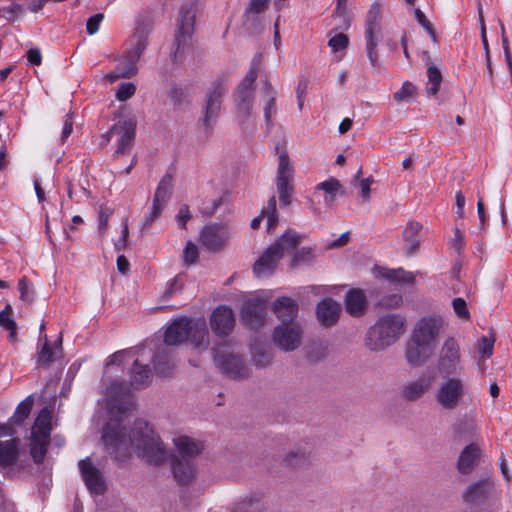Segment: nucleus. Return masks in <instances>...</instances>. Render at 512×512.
I'll return each instance as SVG.
<instances>
[{"label":"nucleus","mask_w":512,"mask_h":512,"mask_svg":"<svg viewBox=\"0 0 512 512\" xmlns=\"http://www.w3.org/2000/svg\"><path fill=\"white\" fill-rule=\"evenodd\" d=\"M184 262L187 265L194 264L198 259L197 246L192 242L188 241L184 249Z\"/></svg>","instance_id":"nucleus-57"},{"label":"nucleus","mask_w":512,"mask_h":512,"mask_svg":"<svg viewBox=\"0 0 512 512\" xmlns=\"http://www.w3.org/2000/svg\"><path fill=\"white\" fill-rule=\"evenodd\" d=\"M31 409L32 401L27 398L17 406L13 416L9 420L14 424V426H19L29 416Z\"/></svg>","instance_id":"nucleus-45"},{"label":"nucleus","mask_w":512,"mask_h":512,"mask_svg":"<svg viewBox=\"0 0 512 512\" xmlns=\"http://www.w3.org/2000/svg\"><path fill=\"white\" fill-rule=\"evenodd\" d=\"M51 432V414L47 409L41 410L32 428V437L49 440Z\"/></svg>","instance_id":"nucleus-38"},{"label":"nucleus","mask_w":512,"mask_h":512,"mask_svg":"<svg viewBox=\"0 0 512 512\" xmlns=\"http://www.w3.org/2000/svg\"><path fill=\"white\" fill-rule=\"evenodd\" d=\"M402 303V296L400 294H392L383 297L379 303L378 306L382 308H397Z\"/></svg>","instance_id":"nucleus-61"},{"label":"nucleus","mask_w":512,"mask_h":512,"mask_svg":"<svg viewBox=\"0 0 512 512\" xmlns=\"http://www.w3.org/2000/svg\"><path fill=\"white\" fill-rule=\"evenodd\" d=\"M264 217L267 218V231L269 233L273 232L279 220L276 207V198L274 195L270 197L267 205L262 209L260 215L251 221V227L253 229H257Z\"/></svg>","instance_id":"nucleus-33"},{"label":"nucleus","mask_w":512,"mask_h":512,"mask_svg":"<svg viewBox=\"0 0 512 512\" xmlns=\"http://www.w3.org/2000/svg\"><path fill=\"white\" fill-rule=\"evenodd\" d=\"M129 62H130V54H128L126 52L125 56L119 61L117 67H116V70L107 74L106 75V78L111 82H115L116 80L120 79V78H131L133 77L136 73H137V69L129 74L128 76H120L121 73L125 72V70H127V68L129 67Z\"/></svg>","instance_id":"nucleus-47"},{"label":"nucleus","mask_w":512,"mask_h":512,"mask_svg":"<svg viewBox=\"0 0 512 512\" xmlns=\"http://www.w3.org/2000/svg\"><path fill=\"white\" fill-rule=\"evenodd\" d=\"M107 408L117 421L126 416L132 406V395L129 390L119 382H113L106 390Z\"/></svg>","instance_id":"nucleus-9"},{"label":"nucleus","mask_w":512,"mask_h":512,"mask_svg":"<svg viewBox=\"0 0 512 512\" xmlns=\"http://www.w3.org/2000/svg\"><path fill=\"white\" fill-rule=\"evenodd\" d=\"M443 327V320L440 317H424L416 324L412 338L418 343L428 345L435 349L437 338Z\"/></svg>","instance_id":"nucleus-13"},{"label":"nucleus","mask_w":512,"mask_h":512,"mask_svg":"<svg viewBox=\"0 0 512 512\" xmlns=\"http://www.w3.org/2000/svg\"><path fill=\"white\" fill-rule=\"evenodd\" d=\"M103 19H104L103 13H97V14H94L93 16H91L90 18H88V20L86 21L87 33L89 35L95 34L99 30L100 24L103 21Z\"/></svg>","instance_id":"nucleus-59"},{"label":"nucleus","mask_w":512,"mask_h":512,"mask_svg":"<svg viewBox=\"0 0 512 512\" xmlns=\"http://www.w3.org/2000/svg\"><path fill=\"white\" fill-rule=\"evenodd\" d=\"M460 364V348L454 338H448L443 343L439 352L438 371L443 375H451L456 372Z\"/></svg>","instance_id":"nucleus-15"},{"label":"nucleus","mask_w":512,"mask_h":512,"mask_svg":"<svg viewBox=\"0 0 512 512\" xmlns=\"http://www.w3.org/2000/svg\"><path fill=\"white\" fill-rule=\"evenodd\" d=\"M477 11H478L479 24H480V28H481V40H482L483 47L485 50V56H488V55H490L489 44H488V39H487V34H486V25H485V20H484V15H483V8H482V4H481L480 0H477Z\"/></svg>","instance_id":"nucleus-51"},{"label":"nucleus","mask_w":512,"mask_h":512,"mask_svg":"<svg viewBox=\"0 0 512 512\" xmlns=\"http://www.w3.org/2000/svg\"><path fill=\"white\" fill-rule=\"evenodd\" d=\"M266 303L261 299H251L244 302L241 317L251 329L260 327L265 320Z\"/></svg>","instance_id":"nucleus-20"},{"label":"nucleus","mask_w":512,"mask_h":512,"mask_svg":"<svg viewBox=\"0 0 512 512\" xmlns=\"http://www.w3.org/2000/svg\"><path fill=\"white\" fill-rule=\"evenodd\" d=\"M341 306L331 298L323 299L316 308L319 322L325 327L333 326L339 319Z\"/></svg>","instance_id":"nucleus-27"},{"label":"nucleus","mask_w":512,"mask_h":512,"mask_svg":"<svg viewBox=\"0 0 512 512\" xmlns=\"http://www.w3.org/2000/svg\"><path fill=\"white\" fill-rule=\"evenodd\" d=\"M495 483L492 478L486 477L470 483L462 492V500L467 504L483 502L494 493Z\"/></svg>","instance_id":"nucleus-17"},{"label":"nucleus","mask_w":512,"mask_h":512,"mask_svg":"<svg viewBox=\"0 0 512 512\" xmlns=\"http://www.w3.org/2000/svg\"><path fill=\"white\" fill-rule=\"evenodd\" d=\"M188 340L197 349L206 350L209 345V332L204 319L191 321Z\"/></svg>","instance_id":"nucleus-31"},{"label":"nucleus","mask_w":512,"mask_h":512,"mask_svg":"<svg viewBox=\"0 0 512 512\" xmlns=\"http://www.w3.org/2000/svg\"><path fill=\"white\" fill-rule=\"evenodd\" d=\"M429 388L430 380L423 377L404 385L401 389V395L407 401H416L421 398Z\"/></svg>","instance_id":"nucleus-34"},{"label":"nucleus","mask_w":512,"mask_h":512,"mask_svg":"<svg viewBox=\"0 0 512 512\" xmlns=\"http://www.w3.org/2000/svg\"><path fill=\"white\" fill-rule=\"evenodd\" d=\"M234 324L233 311L226 306L217 307L211 314V329L217 336L229 335L234 328Z\"/></svg>","instance_id":"nucleus-21"},{"label":"nucleus","mask_w":512,"mask_h":512,"mask_svg":"<svg viewBox=\"0 0 512 512\" xmlns=\"http://www.w3.org/2000/svg\"><path fill=\"white\" fill-rule=\"evenodd\" d=\"M367 306V299L360 289H351L345 296L346 311L353 317L364 314Z\"/></svg>","instance_id":"nucleus-32"},{"label":"nucleus","mask_w":512,"mask_h":512,"mask_svg":"<svg viewBox=\"0 0 512 512\" xmlns=\"http://www.w3.org/2000/svg\"><path fill=\"white\" fill-rule=\"evenodd\" d=\"M228 76L218 75L209 85L203 106V125L211 130L219 117L222 100L227 92Z\"/></svg>","instance_id":"nucleus-4"},{"label":"nucleus","mask_w":512,"mask_h":512,"mask_svg":"<svg viewBox=\"0 0 512 512\" xmlns=\"http://www.w3.org/2000/svg\"><path fill=\"white\" fill-rule=\"evenodd\" d=\"M414 15L418 23L427 31V33L430 35L431 39L436 42L437 41V34L434 30L432 24L430 21L426 18L425 14L419 9L414 10Z\"/></svg>","instance_id":"nucleus-49"},{"label":"nucleus","mask_w":512,"mask_h":512,"mask_svg":"<svg viewBox=\"0 0 512 512\" xmlns=\"http://www.w3.org/2000/svg\"><path fill=\"white\" fill-rule=\"evenodd\" d=\"M215 365L223 374L234 380H243L249 377L250 369L243 357L225 345L213 349Z\"/></svg>","instance_id":"nucleus-5"},{"label":"nucleus","mask_w":512,"mask_h":512,"mask_svg":"<svg viewBox=\"0 0 512 512\" xmlns=\"http://www.w3.org/2000/svg\"><path fill=\"white\" fill-rule=\"evenodd\" d=\"M302 327L299 323H288V325H278L274 328L272 338L277 347L283 351H294L302 340Z\"/></svg>","instance_id":"nucleus-12"},{"label":"nucleus","mask_w":512,"mask_h":512,"mask_svg":"<svg viewBox=\"0 0 512 512\" xmlns=\"http://www.w3.org/2000/svg\"><path fill=\"white\" fill-rule=\"evenodd\" d=\"M79 469L81 471L83 480L87 489L91 494L101 495L106 490L105 481L102 473L97 469L90 458H85L81 460L78 464Z\"/></svg>","instance_id":"nucleus-18"},{"label":"nucleus","mask_w":512,"mask_h":512,"mask_svg":"<svg viewBox=\"0 0 512 512\" xmlns=\"http://www.w3.org/2000/svg\"><path fill=\"white\" fill-rule=\"evenodd\" d=\"M278 167L276 175V186L279 195V202L282 207L292 203L294 194V169L290 163L289 156L285 150L279 151Z\"/></svg>","instance_id":"nucleus-6"},{"label":"nucleus","mask_w":512,"mask_h":512,"mask_svg":"<svg viewBox=\"0 0 512 512\" xmlns=\"http://www.w3.org/2000/svg\"><path fill=\"white\" fill-rule=\"evenodd\" d=\"M303 238V235L296 231L291 229L287 230L276 242L268 247L254 263V274L257 277L270 276L284 254L293 251Z\"/></svg>","instance_id":"nucleus-3"},{"label":"nucleus","mask_w":512,"mask_h":512,"mask_svg":"<svg viewBox=\"0 0 512 512\" xmlns=\"http://www.w3.org/2000/svg\"><path fill=\"white\" fill-rule=\"evenodd\" d=\"M191 321L186 317L175 319L165 331V343L167 345H178L188 340Z\"/></svg>","instance_id":"nucleus-23"},{"label":"nucleus","mask_w":512,"mask_h":512,"mask_svg":"<svg viewBox=\"0 0 512 512\" xmlns=\"http://www.w3.org/2000/svg\"><path fill=\"white\" fill-rule=\"evenodd\" d=\"M151 370L148 365H142L138 360L133 362L130 371V384L134 389H141L151 382Z\"/></svg>","instance_id":"nucleus-35"},{"label":"nucleus","mask_w":512,"mask_h":512,"mask_svg":"<svg viewBox=\"0 0 512 512\" xmlns=\"http://www.w3.org/2000/svg\"><path fill=\"white\" fill-rule=\"evenodd\" d=\"M481 450L475 443L467 445L460 453L457 460V470L462 475H469L479 464Z\"/></svg>","instance_id":"nucleus-25"},{"label":"nucleus","mask_w":512,"mask_h":512,"mask_svg":"<svg viewBox=\"0 0 512 512\" xmlns=\"http://www.w3.org/2000/svg\"><path fill=\"white\" fill-rule=\"evenodd\" d=\"M258 71L255 68H249L248 72L246 73L245 77L242 79L240 84L238 86L243 88H249L254 89V83L258 76Z\"/></svg>","instance_id":"nucleus-63"},{"label":"nucleus","mask_w":512,"mask_h":512,"mask_svg":"<svg viewBox=\"0 0 512 512\" xmlns=\"http://www.w3.org/2000/svg\"><path fill=\"white\" fill-rule=\"evenodd\" d=\"M168 97L174 105H181L185 102L187 93L183 88L173 86L168 93Z\"/></svg>","instance_id":"nucleus-58"},{"label":"nucleus","mask_w":512,"mask_h":512,"mask_svg":"<svg viewBox=\"0 0 512 512\" xmlns=\"http://www.w3.org/2000/svg\"><path fill=\"white\" fill-rule=\"evenodd\" d=\"M183 283L182 278L177 276L170 281H168L166 289L163 293V298L165 300H168L170 297H172L173 294L179 292L182 290Z\"/></svg>","instance_id":"nucleus-56"},{"label":"nucleus","mask_w":512,"mask_h":512,"mask_svg":"<svg viewBox=\"0 0 512 512\" xmlns=\"http://www.w3.org/2000/svg\"><path fill=\"white\" fill-rule=\"evenodd\" d=\"M378 274L382 278L393 282V283H406L413 284L415 281V276L412 272L405 271L403 268L397 269H387V268H379Z\"/></svg>","instance_id":"nucleus-39"},{"label":"nucleus","mask_w":512,"mask_h":512,"mask_svg":"<svg viewBox=\"0 0 512 512\" xmlns=\"http://www.w3.org/2000/svg\"><path fill=\"white\" fill-rule=\"evenodd\" d=\"M428 84L427 93L429 95H436L440 89L442 82V75L436 66H429L427 69Z\"/></svg>","instance_id":"nucleus-44"},{"label":"nucleus","mask_w":512,"mask_h":512,"mask_svg":"<svg viewBox=\"0 0 512 512\" xmlns=\"http://www.w3.org/2000/svg\"><path fill=\"white\" fill-rule=\"evenodd\" d=\"M452 306L456 315L463 319L468 320L470 318V312L467 308L466 301L463 298H455L452 301Z\"/></svg>","instance_id":"nucleus-54"},{"label":"nucleus","mask_w":512,"mask_h":512,"mask_svg":"<svg viewBox=\"0 0 512 512\" xmlns=\"http://www.w3.org/2000/svg\"><path fill=\"white\" fill-rule=\"evenodd\" d=\"M263 97H264V118L266 125L270 127L272 125V119L276 115V90L272 84L266 80L263 86Z\"/></svg>","instance_id":"nucleus-36"},{"label":"nucleus","mask_w":512,"mask_h":512,"mask_svg":"<svg viewBox=\"0 0 512 512\" xmlns=\"http://www.w3.org/2000/svg\"><path fill=\"white\" fill-rule=\"evenodd\" d=\"M404 325V319L398 314L380 317L366 334V347L372 351H381L391 346L404 334Z\"/></svg>","instance_id":"nucleus-2"},{"label":"nucleus","mask_w":512,"mask_h":512,"mask_svg":"<svg viewBox=\"0 0 512 512\" xmlns=\"http://www.w3.org/2000/svg\"><path fill=\"white\" fill-rule=\"evenodd\" d=\"M434 349L428 345L418 343L414 338L407 345L406 360L412 366L424 364L433 354Z\"/></svg>","instance_id":"nucleus-29"},{"label":"nucleus","mask_w":512,"mask_h":512,"mask_svg":"<svg viewBox=\"0 0 512 512\" xmlns=\"http://www.w3.org/2000/svg\"><path fill=\"white\" fill-rule=\"evenodd\" d=\"M271 350L264 347H253L252 348V360L255 366L265 368L272 362Z\"/></svg>","instance_id":"nucleus-42"},{"label":"nucleus","mask_w":512,"mask_h":512,"mask_svg":"<svg viewBox=\"0 0 512 512\" xmlns=\"http://www.w3.org/2000/svg\"><path fill=\"white\" fill-rule=\"evenodd\" d=\"M102 440L109 454L117 460L126 458L130 448L150 464L160 465L167 459L159 435L143 420L135 421L128 435L118 423H108L103 429Z\"/></svg>","instance_id":"nucleus-1"},{"label":"nucleus","mask_w":512,"mask_h":512,"mask_svg":"<svg viewBox=\"0 0 512 512\" xmlns=\"http://www.w3.org/2000/svg\"><path fill=\"white\" fill-rule=\"evenodd\" d=\"M44 343L37 354V364L41 367H48L50 364L55 362L62 354V336L60 335L58 340L53 346H50L48 337L43 334Z\"/></svg>","instance_id":"nucleus-28"},{"label":"nucleus","mask_w":512,"mask_h":512,"mask_svg":"<svg viewBox=\"0 0 512 512\" xmlns=\"http://www.w3.org/2000/svg\"><path fill=\"white\" fill-rule=\"evenodd\" d=\"M466 392L465 382L459 377H447L439 384L435 400L445 410H454L462 402Z\"/></svg>","instance_id":"nucleus-7"},{"label":"nucleus","mask_w":512,"mask_h":512,"mask_svg":"<svg viewBox=\"0 0 512 512\" xmlns=\"http://www.w3.org/2000/svg\"><path fill=\"white\" fill-rule=\"evenodd\" d=\"M135 91L136 87L133 83H122L116 91V98L119 101H126L135 94Z\"/></svg>","instance_id":"nucleus-55"},{"label":"nucleus","mask_w":512,"mask_h":512,"mask_svg":"<svg viewBox=\"0 0 512 512\" xmlns=\"http://www.w3.org/2000/svg\"><path fill=\"white\" fill-rule=\"evenodd\" d=\"M174 184L173 176L166 173L158 183L155 190L150 213L145 217L144 226H150L157 219L172 196Z\"/></svg>","instance_id":"nucleus-11"},{"label":"nucleus","mask_w":512,"mask_h":512,"mask_svg":"<svg viewBox=\"0 0 512 512\" xmlns=\"http://www.w3.org/2000/svg\"><path fill=\"white\" fill-rule=\"evenodd\" d=\"M0 326L4 329L10 331L8 338L11 342H15L17 340V338H16V329H17L16 322L11 317L6 316V315H4V313H1V312H0Z\"/></svg>","instance_id":"nucleus-53"},{"label":"nucleus","mask_w":512,"mask_h":512,"mask_svg":"<svg viewBox=\"0 0 512 512\" xmlns=\"http://www.w3.org/2000/svg\"><path fill=\"white\" fill-rule=\"evenodd\" d=\"M272 310L281 321L280 325H288V323H298L296 321L298 314V304L289 297L283 296L277 298L272 305Z\"/></svg>","instance_id":"nucleus-24"},{"label":"nucleus","mask_w":512,"mask_h":512,"mask_svg":"<svg viewBox=\"0 0 512 512\" xmlns=\"http://www.w3.org/2000/svg\"><path fill=\"white\" fill-rule=\"evenodd\" d=\"M307 460V454L301 450L290 451L285 458L287 465L294 467L305 464Z\"/></svg>","instance_id":"nucleus-50"},{"label":"nucleus","mask_w":512,"mask_h":512,"mask_svg":"<svg viewBox=\"0 0 512 512\" xmlns=\"http://www.w3.org/2000/svg\"><path fill=\"white\" fill-rule=\"evenodd\" d=\"M416 93V87L411 82H404L402 87L393 94L396 102L401 103L410 100Z\"/></svg>","instance_id":"nucleus-48"},{"label":"nucleus","mask_w":512,"mask_h":512,"mask_svg":"<svg viewBox=\"0 0 512 512\" xmlns=\"http://www.w3.org/2000/svg\"><path fill=\"white\" fill-rule=\"evenodd\" d=\"M19 439L0 441V466L6 467L14 464L18 459Z\"/></svg>","instance_id":"nucleus-37"},{"label":"nucleus","mask_w":512,"mask_h":512,"mask_svg":"<svg viewBox=\"0 0 512 512\" xmlns=\"http://www.w3.org/2000/svg\"><path fill=\"white\" fill-rule=\"evenodd\" d=\"M153 365L157 374L168 376L174 369V363L165 351H158L153 357Z\"/></svg>","instance_id":"nucleus-40"},{"label":"nucleus","mask_w":512,"mask_h":512,"mask_svg":"<svg viewBox=\"0 0 512 512\" xmlns=\"http://www.w3.org/2000/svg\"><path fill=\"white\" fill-rule=\"evenodd\" d=\"M18 289L20 298L25 302H32L34 298V291L32 286L28 283L27 278L24 276L18 282Z\"/></svg>","instance_id":"nucleus-52"},{"label":"nucleus","mask_w":512,"mask_h":512,"mask_svg":"<svg viewBox=\"0 0 512 512\" xmlns=\"http://www.w3.org/2000/svg\"><path fill=\"white\" fill-rule=\"evenodd\" d=\"M47 445L48 440L32 437L30 452L35 463H42L46 455Z\"/></svg>","instance_id":"nucleus-43"},{"label":"nucleus","mask_w":512,"mask_h":512,"mask_svg":"<svg viewBox=\"0 0 512 512\" xmlns=\"http://www.w3.org/2000/svg\"><path fill=\"white\" fill-rule=\"evenodd\" d=\"M195 13L194 5H183L180 8L178 18V34L176 36V50L174 52V61L182 58L185 49L188 47L194 27Z\"/></svg>","instance_id":"nucleus-10"},{"label":"nucleus","mask_w":512,"mask_h":512,"mask_svg":"<svg viewBox=\"0 0 512 512\" xmlns=\"http://www.w3.org/2000/svg\"><path fill=\"white\" fill-rule=\"evenodd\" d=\"M374 179L372 176L359 180L358 185L361 190V197L364 202H368L370 199L371 185Z\"/></svg>","instance_id":"nucleus-62"},{"label":"nucleus","mask_w":512,"mask_h":512,"mask_svg":"<svg viewBox=\"0 0 512 512\" xmlns=\"http://www.w3.org/2000/svg\"><path fill=\"white\" fill-rule=\"evenodd\" d=\"M135 130L136 123L133 120L130 119L123 122L120 121L113 125L110 128V130L104 135L105 141L109 142L114 135H118L119 141L117 144L115 154H127L133 145V141L135 138Z\"/></svg>","instance_id":"nucleus-14"},{"label":"nucleus","mask_w":512,"mask_h":512,"mask_svg":"<svg viewBox=\"0 0 512 512\" xmlns=\"http://www.w3.org/2000/svg\"><path fill=\"white\" fill-rule=\"evenodd\" d=\"M148 31L145 27H138L130 38V48L127 53L130 54L129 67L120 76H128L136 70V63L147 46Z\"/></svg>","instance_id":"nucleus-19"},{"label":"nucleus","mask_w":512,"mask_h":512,"mask_svg":"<svg viewBox=\"0 0 512 512\" xmlns=\"http://www.w3.org/2000/svg\"><path fill=\"white\" fill-rule=\"evenodd\" d=\"M329 46L332 48V50L334 52H337V51H340V50H343L347 47L348 45V37L343 34V33H339L335 36H333L330 40H329Z\"/></svg>","instance_id":"nucleus-60"},{"label":"nucleus","mask_w":512,"mask_h":512,"mask_svg":"<svg viewBox=\"0 0 512 512\" xmlns=\"http://www.w3.org/2000/svg\"><path fill=\"white\" fill-rule=\"evenodd\" d=\"M265 503L260 496H251L239 502L232 512H264Z\"/></svg>","instance_id":"nucleus-41"},{"label":"nucleus","mask_w":512,"mask_h":512,"mask_svg":"<svg viewBox=\"0 0 512 512\" xmlns=\"http://www.w3.org/2000/svg\"><path fill=\"white\" fill-rule=\"evenodd\" d=\"M177 454L175 456L183 460H192L201 453L202 443L186 435H180L173 439Z\"/></svg>","instance_id":"nucleus-26"},{"label":"nucleus","mask_w":512,"mask_h":512,"mask_svg":"<svg viewBox=\"0 0 512 512\" xmlns=\"http://www.w3.org/2000/svg\"><path fill=\"white\" fill-rule=\"evenodd\" d=\"M268 3L269 0H250L246 13L260 14L266 10Z\"/></svg>","instance_id":"nucleus-64"},{"label":"nucleus","mask_w":512,"mask_h":512,"mask_svg":"<svg viewBox=\"0 0 512 512\" xmlns=\"http://www.w3.org/2000/svg\"><path fill=\"white\" fill-rule=\"evenodd\" d=\"M171 466L174 478L179 484H187L194 479L196 471L192 460H183L173 456Z\"/></svg>","instance_id":"nucleus-30"},{"label":"nucleus","mask_w":512,"mask_h":512,"mask_svg":"<svg viewBox=\"0 0 512 512\" xmlns=\"http://www.w3.org/2000/svg\"><path fill=\"white\" fill-rule=\"evenodd\" d=\"M230 237L226 225L211 224L205 226L200 234L202 245L210 251L221 250Z\"/></svg>","instance_id":"nucleus-16"},{"label":"nucleus","mask_w":512,"mask_h":512,"mask_svg":"<svg viewBox=\"0 0 512 512\" xmlns=\"http://www.w3.org/2000/svg\"><path fill=\"white\" fill-rule=\"evenodd\" d=\"M381 5L379 3H373L367 13L365 23V40H366V52L373 67L378 64V35L380 34V19H381Z\"/></svg>","instance_id":"nucleus-8"},{"label":"nucleus","mask_w":512,"mask_h":512,"mask_svg":"<svg viewBox=\"0 0 512 512\" xmlns=\"http://www.w3.org/2000/svg\"><path fill=\"white\" fill-rule=\"evenodd\" d=\"M255 89L238 86L234 91L233 98L237 111V118L241 124L245 123L252 115Z\"/></svg>","instance_id":"nucleus-22"},{"label":"nucleus","mask_w":512,"mask_h":512,"mask_svg":"<svg viewBox=\"0 0 512 512\" xmlns=\"http://www.w3.org/2000/svg\"><path fill=\"white\" fill-rule=\"evenodd\" d=\"M316 189L324 191L326 195L345 194V190L340 181L334 177H330L329 179L317 184Z\"/></svg>","instance_id":"nucleus-46"}]
</instances>
